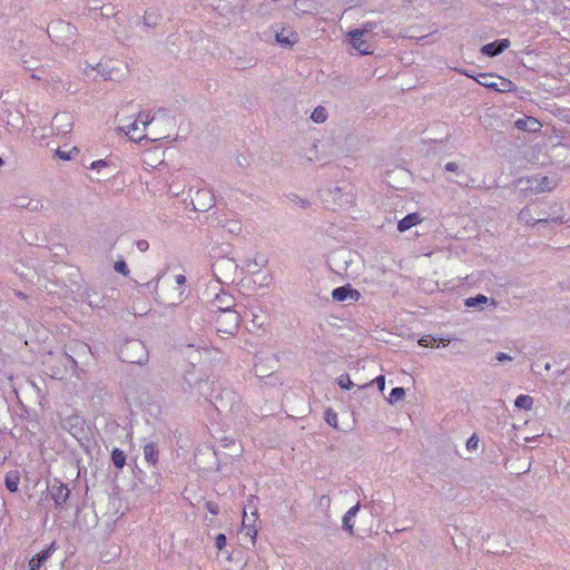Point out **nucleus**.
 <instances>
[{
	"mask_svg": "<svg viewBox=\"0 0 570 570\" xmlns=\"http://www.w3.org/2000/svg\"><path fill=\"white\" fill-rule=\"evenodd\" d=\"M119 356L124 362L144 364L148 360L145 344L137 338L127 340L119 348Z\"/></svg>",
	"mask_w": 570,
	"mask_h": 570,
	"instance_id": "obj_1",
	"label": "nucleus"
},
{
	"mask_svg": "<svg viewBox=\"0 0 570 570\" xmlns=\"http://www.w3.org/2000/svg\"><path fill=\"white\" fill-rule=\"evenodd\" d=\"M160 116H165L164 110H158L154 116H149L148 114L139 112L138 117L130 125L121 126L119 129L124 131L130 139L140 141L146 138L144 135L145 130L149 125H153L155 120H157Z\"/></svg>",
	"mask_w": 570,
	"mask_h": 570,
	"instance_id": "obj_2",
	"label": "nucleus"
},
{
	"mask_svg": "<svg viewBox=\"0 0 570 570\" xmlns=\"http://www.w3.org/2000/svg\"><path fill=\"white\" fill-rule=\"evenodd\" d=\"M48 35L57 43L69 47L75 43L77 29L63 20L52 21L48 24Z\"/></svg>",
	"mask_w": 570,
	"mask_h": 570,
	"instance_id": "obj_3",
	"label": "nucleus"
},
{
	"mask_svg": "<svg viewBox=\"0 0 570 570\" xmlns=\"http://www.w3.org/2000/svg\"><path fill=\"white\" fill-rule=\"evenodd\" d=\"M535 217L532 214V209L530 207H524L519 213V220L527 224V225H535V224H546V223H554V224H564L567 223V218H564L563 215H560L558 210L553 209L552 214H549L546 216V213L540 210L537 213Z\"/></svg>",
	"mask_w": 570,
	"mask_h": 570,
	"instance_id": "obj_4",
	"label": "nucleus"
},
{
	"mask_svg": "<svg viewBox=\"0 0 570 570\" xmlns=\"http://www.w3.org/2000/svg\"><path fill=\"white\" fill-rule=\"evenodd\" d=\"M239 322L240 315L235 309L219 313L215 320L216 330L222 334L235 335L239 327Z\"/></svg>",
	"mask_w": 570,
	"mask_h": 570,
	"instance_id": "obj_5",
	"label": "nucleus"
},
{
	"mask_svg": "<svg viewBox=\"0 0 570 570\" xmlns=\"http://www.w3.org/2000/svg\"><path fill=\"white\" fill-rule=\"evenodd\" d=\"M237 267L236 262L228 257H219L212 265L213 273L220 283L233 282Z\"/></svg>",
	"mask_w": 570,
	"mask_h": 570,
	"instance_id": "obj_6",
	"label": "nucleus"
},
{
	"mask_svg": "<svg viewBox=\"0 0 570 570\" xmlns=\"http://www.w3.org/2000/svg\"><path fill=\"white\" fill-rule=\"evenodd\" d=\"M191 204L195 210L207 212L214 206L215 197L209 189L200 188L197 189L191 197Z\"/></svg>",
	"mask_w": 570,
	"mask_h": 570,
	"instance_id": "obj_7",
	"label": "nucleus"
},
{
	"mask_svg": "<svg viewBox=\"0 0 570 570\" xmlns=\"http://www.w3.org/2000/svg\"><path fill=\"white\" fill-rule=\"evenodd\" d=\"M51 128L57 135H67L73 128V116L70 112H58L53 116Z\"/></svg>",
	"mask_w": 570,
	"mask_h": 570,
	"instance_id": "obj_8",
	"label": "nucleus"
},
{
	"mask_svg": "<svg viewBox=\"0 0 570 570\" xmlns=\"http://www.w3.org/2000/svg\"><path fill=\"white\" fill-rule=\"evenodd\" d=\"M97 72L102 77L104 80H120L122 78V73L115 62L111 59L101 60L97 63Z\"/></svg>",
	"mask_w": 570,
	"mask_h": 570,
	"instance_id": "obj_9",
	"label": "nucleus"
},
{
	"mask_svg": "<svg viewBox=\"0 0 570 570\" xmlns=\"http://www.w3.org/2000/svg\"><path fill=\"white\" fill-rule=\"evenodd\" d=\"M234 297L228 293L220 292L210 301V312L219 314L227 311H234Z\"/></svg>",
	"mask_w": 570,
	"mask_h": 570,
	"instance_id": "obj_10",
	"label": "nucleus"
},
{
	"mask_svg": "<svg viewBox=\"0 0 570 570\" xmlns=\"http://www.w3.org/2000/svg\"><path fill=\"white\" fill-rule=\"evenodd\" d=\"M50 493L51 498L55 501V507L59 510H62L70 495V490L68 489V487L55 480L53 484L51 485Z\"/></svg>",
	"mask_w": 570,
	"mask_h": 570,
	"instance_id": "obj_11",
	"label": "nucleus"
},
{
	"mask_svg": "<svg viewBox=\"0 0 570 570\" xmlns=\"http://www.w3.org/2000/svg\"><path fill=\"white\" fill-rule=\"evenodd\" d=\"M332 298L336 302L353 301L361 298V293L353 288L350 284L336 287L332 291Z\"/></svg>",
	"mask_w": 570,
	"mask_h": 570,
	"instance_id": "obj_12",
	"label": "nucleus"
},
{
	"mask_svg": "<svg viewBox=\"0 0 570 570\" xmlns=\"http://www.w3.org/2000/svg\"><path fill=\"white\" fill-rule=\"evenodd\" d=\"M56 544L52 542L49 547L35 554L28 563V570H40V568L51 558Z\"/></svg>",
	"mask_w": 570,
	"mask_h": 570,
	"instance_id": "obj_13",
	"label": "nucleus"
},
{
	"mask_svg": "<svg viewBox=\"0 0 570 570\" xmlns=\"http://www.w3.org/2000/svg\"><path fill=\"white\" fill-rule=\"evenodd\" d=\"M13 206L17 208L29 209L30 212H39L43 208L42 200L39 198H30L27 195H19L13 198Z\"/></svg>",
	"mask_w": 570,
	"mask_h": 570,
	"instance_id": "obj_14",
	"label": "nucleus"
},
{
	"mask_svg": "<svg viewBox=\"0 0 570 570\" xmlns=\"http://www.w3.org/2000/svg\"><path fill=\"white\" fill-rule=\"evenodd\" d=\"M510 47L509 39H499L493 42L487 43L481 48V53L487 57H495Z\"/></svg>",
	"mask_w": 570,
	"mask_h": 570,
	"instance_id": "obj_15",
	"label": "nucleus"
},
{
	"mask_svg": "<svg viewBox=\"0 0 570 570\" xmlns=\"http://www.w3.org/2000/svg\"><path fill=\"white\" fill-rule=\"evenodd\" d=\"M350 42L354 49H356L361 55L371 53V46L363 39L362 30H351L348 32Z\"/></svg>",
	"mask_w": 570,
	"mask_h": 570,
	"instance_id": "obj_16",
	"label": "nucleus"
},
{
	"mask_svg": "<svg viewBox=\"0 0 570 570\" xmlns=\"http://www.w3.org/2000/svg\"><path fill=\"white\" fill-rule=\"evenodd\" d=\"M514 125L520 130L533 134L539 132L542 128L541 122L537 118L530 116L518 119Z\"/></svg>",
	"mask_w": 570,
	"mask_h": 570,
	"instance_id": "obj_17",
	"label": "nucleus"
},
{
	"mask_svg": "<svg viewBox=\"0 0 570 570\" xmlns=\"http://www.w3.org/2000/svg\"><path fill=\"white\" fill-rule=\"evenodd\" d=\"M360 511V503H356L353 505L343 517V524L342 528L344 531H347L351 535L354 534V525L352 523V519Z\"/></svg>",
	"mask_w": 570,
	"mask_h": 570,
	"instance_id": "obj_18",
	"label": "nucleus"
},
{
	"mask_svg": "<svg viewBox=\"0 0 570 570\" xmlns=\"http://www.w3.org/2000/svg\"><path fill=\"white\" fill-rule=\"evenodd\" d=\"M421 222L420 215L416 213L409 214L397 223V229L405 232Z\"/></svg>",
	"mask_w": 570,
	"mask_h": 570,
	"instance_id": "obj_19",
	"label": "nucleus"
},
{
	"mask_svg": "<svg viewBox=\"0 0 570 570\" xmlns=\"http://www.w3.org/2000/svg\"><path fill=\"white\" fill-rule=\"evenodd\" d=\"M218 224L222 228H224L227 233L233 235H238L242 232V224L237 219H219Z\"/></svg>",
	"mask_w": 570,
	"mask_h": 570,
	"instance_id": "obj_20",
	"label": "nucleus"
},
{
	"mask_svg": "<svg viewBox=\"0 0 570 570\" xmlns=\"http://www.w3.org/2000/svg\"><path fill=\"white\" fill-rule=\"evenodd\" d=\"M144 458L151 465L158 462V449L155 443L149 442L144 446Z\"/></svg>",
	"mask_w": 570,
	"mask_h": 570,
	"instance_id": "obj_21",
	"label": "nucleus"
},
{
	"mask_svg": "<svg viewBox=\"0 0 570 570\" xmlns=\"http://www.w3.org/2000/svg\"><path fill=\"white\" fill-rule=\"evenodd\" d=\"M19 482H20V475H19V472L17 471H10L6 474V478H4V484H6V488L14 493L18 491V485H19Z\"/></svg>",
	"mask_w": 570,
	"mask_h": 570,
	"instance_id": "obj_22",
	"label": "nucleus"
},
{
	"mask_svg": "<svg viewBox=\"0 0 570 570\" xmlns=\"http://www.w3.org/2000/svg\"><path fill=\"white\" fill-rule=\"evenodd\" d=\"M24 124L23 115L21 111L10 112L7 120V126L12 130H19Z\"/></svg>",
	"mask_w": 570,
	"mask_h": 570,
	"instance_id": "obj_23",
	"label": "nucleus"
},
{
	"mask_svg": "<svg viewBox=\"0 0 570 570\" xmlns=\"http://www.w3.org/2000/svg\"><path fill=\"white\" fill-rule=\"evenodd\" d=\"M538 181L539 187H533V193L535 194L549 191L556 187V183L547 176H539Z\"/></svg>",
	"mask_w": 570,
	"mask_h": 570,
	"instance_id": "obj_24",
	"label": "nucleus"
},
{
	"mask_svg": "<svg viewBox=\"0 0 570 570\" xmlns=\"http://www.w3.org/2000/svg\"><path fill=\"white\" fill-rule=\"evenodd\" d=\"M86 301L92 307H102L105 305V298L94 289L86 291Z\"/></svg>",
	"mask_w": 570,
	"mask_h": 570,
	"instance_id": "obj_25",
	"label": "nucleus"
},
{
	"mask_svg": "<svg viewBox=\"0 0 570 570\" xmlns=\"http://www.w3.org/2000/svg\"><path fill=\"white\" fill-rule=\"evenodd\" d=\"M175 283L178 286L179 291H178L177 296L174 299L166 302V304H168V305H177L178 303H180L183 301L184 291L181 289V287L186 283V277L181 274H178L175 277Z\"/></svg>",
	"mask_w": 570,
	"mask_h": 570,
	"instance_id": "obj_26",
	"label": "nucleus"
},
{
	"mask_svg": "<svg viewBox=\"0 0 570 570\" xmlns=\"http://www.w3.org/2000/svg\"><path fill=\"white\" fill-rule=\"evenodd\" d=\"M497 78L495 75L491 73H480L476 81L487 88L493 89L498 87V82L494 80Z\"/></svg>",
	"mask_w": 570,
	"mask_h": 570,
	"instance_id": "obj_27",
	"label": "nucleus"
},
{
	"mask_svg": "<svg viewBox=\"0 0 570 570\" xmlns=\"http://www.w3.org/2000/svg\"><path fill=\"white\" fill-rule=\"evenodd\" d=\"M111 461L117 469H122L126 464V454L120 449L115 448L111 452Z\"/></svg>",
	"mask_w": 570,
	"mask_h": 570,
	"instance_id": "obj_28",
	"label": "nucleus"
},
{
	"mask_svg": "<svg viewBox=\"0 0 570 570\" xmlns=\"http://www.w3.org/2000/svg\"><path fill=\"white\" fill-rule=\"evenodd\" d=\"M249 522H250V518L248 515L247 510L245 509L244 514H243V528H244L243 531H244L245 535L250 537L252 541L254 542L257 531L249 524Z\"/></svg>",
	"mask_w": 570,
	"mask_h": 570,
	"instance_id": "obj_29",
	"label": "nucleus"
},
{
	"mask_svg": "<svg viewBox=\"0 0 570 570\" xmlns=\"http://www.w3.org/2000/svg\"><path fill=\"white\" fill-rule=\"evenodd\" d=\"M489 298L483 295L479 294L474 297H469L465 299L464 304L466 307H482V305L487 304Z\"/></svg>",
	"mask_w": 570,
	"mask_h": 570,
	"instance_id": "obj_30",
	"label": "nucleus"
},
{
	"mask_svg": "<svg viewBox=\"0 0 570 570\" xmlns=\"http://www.w3.org/2000/svg\"><path fill=\"white\" fill-rule=\"evenodd\" d=\"M311 119L316 124H323L327 119L326 109L322 106L316 107L311 115Z\"/></svg>",
	"mask_w": 570,
	"mask_h": 570,
	"instance_id": "obj_31",
	"label": "nucleus"
},
{
	"mask_svg": "<svg viewBox=\"0 0 570 570\" xmlns=\"http://www.w3.org/2000/svg\"><path fill=\"white\" fill-rule=\"evenodd\" d=\"M532 404H533L532 397L529 395H523V394L519 395L514 401V405L518 409L530 410L532 407Z\"/></svg>",
	"mask_w": 570,
	"mask_h": 570,
	"instance_id": "obj_32",
	"label": "nucleus"
},
{
	"mask_svg": "<svg viewBox=\"0 0 570 570\" xmlns=\"http://www.w3.org/2000/svg\"><path fill=\"white\" fill-rule=\"evenodd\" d=\"M498 82V87L493 88L494 90L499 92H508L512 88V82L508 79H504L502 77L497 76L494 79Z\"/></svg>",
	"mask_w": 570,
	"mask_h": 570,
	"instance_id": "obj_33",
	"label": "nucleus"
},
{
	"mask_svg": "<svg viewBox=\"0 0 570 570\" xmlns=\"http://www.w3.org/2000/svg\"><path fill=\"white\" fill-rule=\"evenodd\" d=\"M404 396H405V390L403 387H394V389H392V391L390 393L389 402L395 403V402L402 400Z\"/></svg>",
	"mask_w": 570,
	"mask_h": 570,
	"instance_id": "obj_34",
	"label": "nucleus"
},
{
	"mask_svg": "<svg viewBox=\"0 0 570 570\" xmlns=\"http://www.w3.org/2000/svg\"><path fill=\"white\" fill-rule=\"evenodd\" d=\"M326 423L333 428H337V413L333 411L332 409L326 410L325 416H324Z\"/></svg>",
	"mask_w": 570,
	"mask_h": 570,
	"instance_id": "obj_35",
	"label": "nucleus"
},
{
	"mask_svg": "<svg viewBox=\"0 0 570 570\" xmlns=\"http://www.w3.org/2000/svg\"><path fill=\"white\" fill-rule=\"evenodd\" d=\"M337 384L340 385L341 389H344V390H350L354 385L353 382L351 381L348 374L340 375L337 379Z\"/></svg>",
	"mask_w": 570,
	"mask_h": 570,
	"instance_id": "obj_36",
	"label": "nucleus"
},
{
	"mask_svg": "<svg viewBox=\"0 0 570 570\" xmlns=\"http://www.w3.org/2000/svg\"><path fill=\"white\" fill-rule=\"evenodd\" d=\"M444 169L446 171L455 173L458 176L464 175V171L460 168L459 164L455 161H449L445 164Z\"/></svg>",
	"mask_w": 570,
	"mask_h": 570,
	"instance_id": "obj_37",
	"label": "nucleus"
},
{
	"mask_svg": "<svg viewBox=\"0 0 570 570\" xmlns=\"http://www.w3.org/2000/svg\"><path fill=\"white\" fill-rule=\"evenodd\" d=\"M72 153L77 154L78 153V148L73 147L69 151H66V150H62V149H57V151H56L57 156L60 159H62V160H70L72 158Z\"/></svg>",
	"mask_w": 570,
	"mask_h": 570,
	"instance_id": "obj_38",
	"label": "nucleus"
},
{
	"mask_svg": "<svg viewBox=\"0 0 570 570\" xmlns=\"http://www.w3.org/2000/svg\"><path fill=\"white\" fill-rule=\"evenodd\" d=\"M114 268L117 273L122 274L124 276L129 274V268L125 261L116 262Z\"/></svg>",
	"mask_w": 570,
	"mask_h": 570,
	"instance_id": "obj_39",
	"label": "nucleus"
},
{
	"mask_svg": "<svg viewBox=\"0 0 570 570\" xmlns=\"http://www.w3.org/2000/svg\"><path fill=\"white\" fill-rule=\"evenodd\" d=\"M375 383L377 385V389L383 392L384 391V387H385V377L383 375H380L377 377H375L372 382H370L368 384H365V385H362L360 386V389H364L366 386H370L371 384Z\"/></svg>",
	"mask_w": 570,
	"mask_h": 570,
	"instance_id": "obj_40",
	"label": "nucleus"
},
{
	"mask_svg": "<svg viewBox=\"0 0 570 570\" xmlns=\"http://www.w3.org/2000/svg\"><path fill=\"white\" fill-rule=\"evenodd\" d=\"M100 14L105 18H110L116 16L115 7L110 4H105L100 7Z\"/></svg>",
	"mask_w": 570,
	"mask_h": 570,
	"instance_id": "obj_41",
	"label": "nucleus"
},
{
	"mask_svg": "<svg viewBox=\"0 0 570 570\" xmlns=\"http://www.w3.org/2000/svg\"><path fill=\"white\" fill-rule=\"evenodd\" d=\"M478 444H479V438L476 436V434H472L468 441H466V449L468 450H475L478 448Z\"/></svg>",
	"mask_w": 570,
	"mask_h": 570,
	"instance_id": "obj_42",
	"label": "nucleus"
},
{
	"mask_svg": "<svg viewBox=\"0 0 570 570\" xmlns=\"http://www.w3.org/2000/svg\"><path fill=\"white\" fill-rule=\"evenodd\" d=\"M226 546V535L220 533L215 538V547L222 551Z\"/></svg>",
	"mask_w": 570,
	"mask_h": 570,
	"instance_id": "obj_43",
	"label": "nucleus"
},
{
	"mask_svg": "<svg viewBox=\"0 0 570 570\" xmlns=\"http://www.w3.org/2000/svg\"><path fill=\"white\" fill-rule=\"evenodd\" d=\"M81 423V419L79 416L69 417L63 422V428H67V424H70L71 428H77Z\"/></svg>",
	"mask_w": 570,
	"mask_h": 570,
	"instance_id": "obj_44",
	"label": "nucleus"
},
{
	"mask_svg": "<svg viewBox=\"0 0 570 570\" xmlns=\"http://www.w3.org/2000/svg\"><path fill=\"white\" fill-rule=\"evenodd\" d=\"M136 247L139 252L145 253L149 248V243L145 239H139L136 242Z\"/></svg>",
	"mask_w": 570,
	"mask_h": 570,
	"instance_id": "obj_45",
	"label": "nucleus"
},
{
	"mask_svg": "<svg viewBox=\"0 0 570 570\" xmlns=\"http://www.w3.org/2000/svg\"><path fill=\"white\" fill-rule=\"evenodd\" d=\"M495 358H497V361H499L501 363L511 362L513 360V357L511 355L503 353V352L497 353Z\"/></svg>",
	"mask_w": 570,
	"mask_h": 570,
	"instance_id": "obj_46",
	"label": "nucleus"
},
{
	"mask_svg": "<svg viewBox=\"0 0 570 570\" xmlns=\"http://www.w3.org/2000/svg\"><path fill=\"white\" fill-rule=\"evenodd\" d=\"M434 341H435V338H433L432 336H430V335H425V336H423V337L419 341V344H420L421 346H425V347H428V346H430V345H431V343H432V342H434Z\"/></svg>",
	"mask_w": 570,
	"mask_h": 570,
	"instance_id": "obj_47",
	"label": "nucleus"
},
{
	"mask_svg": "<svg viewBox=\"0 0 570 570\" xmlns=\"http://www.w3.org/2000/svg\"><path fill=\"white\" fill-rule=\"evenodd\" d=\"M375 27V22H366L362 28H358L357 30H362L364 36L365 33L371 32Z\"/></svg>",
	"mask_w": 570,
	"mask_h": 570,
	"instance_id": "obj_48",
	"label": "nucleus"
},
{
	"mask_svg": "<svg viewBox=\"0 0 570 570\" xmlns=\"http://www.w3.org/2000/svg\"><path fill=\"white\" fill-rule=\"evenodd\" d=\"M276 40L284 46H291L293 43L288 37H285L282 33L276 36Z\"/></svg>",
	"mask_w": 570,
	"mask_h": 570,
	"instance_id": "obj_49",
	"label": "nucleus"
},
{
	"mask_svg": "<svg viewBox=\"0 0 570 570\" xmlns=\"http://www.w3.org/2000/svg\"><path fill=\"white\" fill-rule=\"evenodd\" d=\"M538 178H539V176H534V177H532V178H529V179L527 180V181H528V184H529L527 188H528V189H530L531 191H533V187H539V185H538V183H539V181H538Z\"/></svg>",
	"mask_w": 570,
	"mask_h": 570,
	"instance_id": "obj_50",
	"label": "nucleus"
},
{
	"mask_svg": "<svg viewBox=\"0 0 570 570\" xmlns=\"http://www.w3.org/2000/svg\"><path fill=\"white\" fill-rule=\"evenodd\" d=\"M207 510L212 513V514H217L219 509H218V505L214 502H207Z\"/></svg>",
	"mask_w": 570,
	"mask_h": 570,
	"instance_id": "obj_51",
	"label": "nucleus"
},
{
	"mask_svg": "<svg viewBox=\"0 0 570 570\" xmlns=\"http://www.w3.org/2000/svg\"><path fill=\"white\" fill-rule=\"evenodd\" d=\"M292 200L294 203H296L297 205H299L301 207H305L307 205L306 200L302 199L301 197H298L296 195L293 196Z\"/></svg>",
	"mask_w": 570,
	"mask_h": 570,
	"instance_id": "obj_52",
	"label": "nucleus"
},
{
	"mask_svg": "<svg viewBox=\"0 0 570 570\" xmlns=\"http://www.w3.org/2000/svg\"><path fill=\"white\" fill-rule=\"evenodd\" d=\"M106 163L104 160H96L91 164V168H99V167H102L105 166Z\"/></svg>",
	"mask_w": 570,
	"mask_h": 570,
	"instance_id": "obj_53",
	"label": "nucleus"
},
{
	"mask_svg": "<svg viewBox=\"0 0 570 570\" xmlns=\"http://www.w3.org/2000/svg\"><path fill=\"white\" fill-rule=\"evenodd\" d=\"M79 348L81 350V352H82L83 354H87V353H89V352H90L89 346H88V345H86V344H80V345H79Z\"/></svg>",
	"mask_w": 570,
	"mask_h": 570,
	"instance_id": "obj_54",
	"label": "nucleus"
},
{
	"mask_svg": "<svg viewBox=\"0 0 570 570\" xmlns=\"http://www.w3.org/2000/svg\"><path fill=\"white\" fill-rule=\"evenodd\" d=\"M88 69L90 70H97V65L96 66H92V65H87V67L85 68V72H88Z\"/></svg>",
	"mask_w": 570,
	"mask_h": 570,
	"instance_id": "obj_55",
	"label": "nucleus"
},
{
	"mask_svg": "<svg viewBox=\"0 0 570 570\" xmlns=\"http://www.w3.org/2000/svg\"><path fill=\"white\" fill-rule=\"evenodd\" d=\"M449 343V340H443L441 338L440 342H439V346H446V344Z\"/></svg>",
	"mask_w": 570,
	"mask_h": 570,
	"instance_id": "obj_56",
	"label": "nucleus"
},
{
	"mask_svg": "<svg viewBox=\"0 0 570 570\" xmlns=\"http://www.w3.org/2000/svg\"><path fill=\"white\" fill-rule=\"evenodd\" d=\"M249 512L252 513V517H253V518L250 519V521L255 522L256 517H257L256 511H253V509H249Z\"/></svg>",
	"mask_w": 570,
	"mask_h": 570,
	"instance_id": "obj_57",
	"label": "nucleus"
},
{
	"mask_svg": "<svg viewBox=\"0 0 570 570\" xmlns=\"http://www.w3.org/2000/svg\"><path fill=\"white\" fill-rule=\"evenodd\" d=\"M89 9L97 10V9H100V7H98V3L95 1L94 6H91Z\"/></svg>",
	"mask_w": 570,
	"mask_h": 570,
	"instance_id": "obj_58",
	"label": "nucleus"
},
{
	"mask_svg": "<svg viewBox=\"0 0 570 570\" xmlns=\"http://www.w3.org/2000/svg\"><path fill=\"white\" fill-rule=\"evenodd\" d=\"M153 135L154 137L151 138V140H158L160 139L161 137H159L156 132L153 131Z\"/></svg>",
	"mask_w": 570,
	"mask_h": 570,
	"instance_id": "obj_59",
	"label": "nucleus"
},
{
	"mask_svg": "<svg viewBox=\"0 0 570 570\" xmlns=\"http://www.w3.org/2000/svg\"><path fill=\"white\" fill-rule=\"evenodd\" d=\"M4 165V160L2 157H0V167H2Z\"/></svg>",
	"mask_w": 570,
	"mask_h": 570,
	"instance_id": "obj_60",
	"label": "nucleus"
},
{
	"mask_svg": "<svg viewBox=\"0 0 570 570\" xmlns=\"http://www.w3.org/2000/svg\"><path fill=\"white\" fill-rule=\"evenodd\" d=\"M448 180H449V181H451V183H458V184H460L458 180H454V179H451V178H448Z\"/></svg>",
	"mask_w": 570,
	"mask_h": 570,
	"instance_id": "obj_61",
	"label": "nucleus"
},
{
	"mask_svg": "<svg viewBox=\"0 0 570 570\" xmlns=\"http://www.w3.org/2000/svg\"><path fill=\"white\" fill-rule=\"evenodd\" d=\"M17 295L22 298L24 297V295L21 292H18Z\"/></svg>",
	"mask_w": 570,
	"mask_h": 570,
	"instance_id": "obj_62",
	"label": "nucleus"
},
{
	"mask_svg": "<svg viewBox=\"0 0 570 570\" xmlns=\"http://www.w3.org/2000/svg\"><path fill=\"white\" fill-rule=\"evenodd\" d=\"M32 78H35V79H40V78L38 77V75H32Z\"/></svg>",
	"mask_w": 570,
	"mask_h": 570,
	"instance_id": "obj_63",
	"label": "nucleus"
}]
</instances>
